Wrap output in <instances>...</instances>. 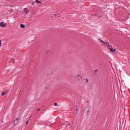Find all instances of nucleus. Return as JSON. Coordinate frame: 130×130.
<instances>
[{"instance_id": "nucleus-1", "label": "nucleus", "mask_w": 130, "mask_h": 130, "mask_svg": "<svg viewBox=\"0 0 130 130\" xmlns=\"http://www.w3.org/2000/svg\"><path fill=\"white\" fill-rule=\"evenodd\" d=\"M106 46H107V47L110 49V51H112V52H114V49H113L112 48V47H111L110 46V45H109V43H106Z\"/></svg>"}, {"instance_id": "nucleus-2", "label": "nucleus", "mask_w": 130, "mask_h": 130, "mask_svg": "<svg viewBox=\"0 0 130 130\" xmlns=\"http://www.w3.org/2000/svg\"><path fill=\"white\" fill-rule=\"evenodd\" d=\"M23 11L24 13V15H27V14H29V10H28L27 8L23 9Z\"/></svg>"}, {"instance_id": "nucleus-3", "label": "nucleus", "mask_w": 130, "mask_h": 130, "mask_svg": "<svg viewBox=\"0 0 130 130\" xmlns=\"http://www.w3.org/2000/svg\"><path fill=\"white\" fill-rule=\"evenodd\" d=\"M0 27H7V23H4V22L0 23Z\"/></svg>"}, {"instance_id": "nucleus-4", "label": "nucleus", "mask_w": 130, "mask_h": 130, "mask_svg": "<svg viewBox=\"0 0 130 130\" xmlns=\"http://www.w3.org/2000/svg\"><path fill=\"white\" fill-rule=\"evenodd\" d=\"M63 124L64 125V126L66 127H68V126L69 125H70V123H68V122H66L64 123Z\"/></svg>"}, {"instance_id": "nucleus-5", "label": "nucleus", "mask_w": 130, "mask_h": 130, "mask_svg": "<svg viewBox=\"0 0 130 130\" xmlns=\"http://www.w3.org/2000/svg\"><path fill=\"white\" fill-rule=\"evenodd\" d=\"M99 40H100V41H101V42H102L103 43H104V44H105V45H106V43H108V42H104V41H103V40H100V39H99Z\"/></svg>"}, {"instance_id": "nucleus-6", "label": "nucleus", "mask_w": 130, "mask_h": 130, "mask_svg": "<svg viewBox=\"0 0 130 130\" xmlns=\"http://www.w3.org/2000/svg\"><path fill=\"white\" fill-rule=\"evenodd\" d=\"M36 3H37L38 4H40V5H41V2L38 1V0H36L35 1Z\"/></svg>"}, {"instance_id": "nucleus-7", "label": "nucleus", "mask_w": 130, "mask_h": 130, "mask_svg": "<svg viewBox=\"0 0 130 130\" xmlns=\"http://www.w3.org/2000/svg\"><path fill=\"white\" fill-rule=\"evenodd\" d=\"M20 27L21 28H25V25L20 24Z\"/></svg>"}, {"instance_id": "nucleus-8", "label": "nucleus", "mask_w": 130, "mask_h": 130, "mask_svg": "<svg viewBox=\"0 0 130 130\" xmlns=\"http://www.w3.org/2000/svg\"><path fill=\"white\" fill-rule=\"evenodd\" d=\"M2 95L4 96V95H6V93H5V91H4L2 93Z\"/></svg>"}, {"instance_id": "nucleus-9", "label": "nucleus", "mask_w": 130, "mask_h": 130, "mask_svg": "<svg viewBox=\"0 0 130 130\" xmlns=\"http://www.w3.org/2000/svg\"><path fill=\"white\" fill-rule=\"evenodd\" d=\"M77 78H82V76H81V75H78V76H77Z\"/></svg>"}, {"instance_id": "nucleus-10", "label": "nucleus", "mask_w": 130, "mask_h": 130, "mask_svg": "<svg viewBox=\"0 0 130 130\" xmlns=\"http://www.w3.org/2000/svg\"><path fill=\"white\" fill-rule=\"evenodd\" d=\"M54 106H56L57 105V103H55L54 104Z\"/></svg>"}, {"instance_id": "nucleus-11", "label": "nucleus", "mask_w": 130, "mask_h": 130, "mask_svg": "<svg viewBox=\"0 0 130 130\" xmlns=\"http://www.w3.org/2000/svg\"><path fill=\"white\" fill-rule=\"evenodd\" d=\"M2 46V40H0V47Z\"/></svg>"}, {"instance_id": "nucleus-12", "label": "nucleus", "mask_w": 130, "mask_h": 130, "mask_svg": "<svg viewBox=\"0 0 130 130\" xmlns=\"http://www.w3.org/2000/svg\"><path fill=\"white\" fill-rule=\"evenodd\" d=\"M85 80L86 81V83H88L89 82V81L88 80V79H86Z\"/></svg>"}, {"instance_id": "nucleus-13", "label": "nucleus", "mask_w": 130, "mask_h": 130, "mask_svg": "<svg viewBox=\"0 0 130 130\" xmlns=\"http://www.w3.org/2000/svg\"><path fill=\"white\" fill-rule=\"evenodd\" d=\"M35 4L34 3H31V6H34Z\"/></svg>"}, {"instance_id": "nucleus-14", "label": "nucleus", "mask_w": 130, "mask_h": 130, "mask_svg": "<svg viewBox=\"0 0 130 130\" xmlns=\"http://www.w3.org/2000/svg\"><path fill=\"white\" fill-rule=\"evenodd\" d=\"M95 72H98V70H94Z\"/></svg>"}, {"instance_id": "nucleus-15", "label": "nucleus", "mask_w": 130, "mask_h": 130, "mask_svg": "<svg viewBox=\"0 0 130 130\" xmlns=\"http://www.w3.org/2000/svg\"><path fill=\"white\" fill-rule=\"evenodd\" d=\"M40 109H38L37 110V111H39V110H40Z\"/></svg>"}, {"instance_id": "nucleus-16", "label": "nucleus", "mask_w": 130, "mask_h": 130, "mask_svg": "<svg viewBox=\"0 0 130 130\" xmlns=\"http://www.w3.org/2000/svg\"><path fill=\"white\" fill-rule=\"evenodd\" d=\"M54 16H57V15H56V14H54Z\"/></svg>"}, {"instance_id": "nucleus-17", "label": "nucleus", "mask_w": 130, "mask_h": 130, "mask_svg": "<svg viewBox=\"0 0 130 130\" xmlns=\"http://www.w3.org/2000/svg\"><path fill=\"white\" fill-rule=\"evenodd\" d=\"M5 95H6V94H7V92H5Z\"/></svg>"}, {"instance_id": "nucleus-18", "label": "nucleus", "mask_w": 130, "mask_h": 130, "mask_svg": "<svg viewBox=\"0 0 130 130\" xmlns=\"http://www.w3.org/2000/svg\"><path fill=\"white\" fill-rule=\"evenodd\" d=\"M26 124H28V121L26 122Z\"/></svg>"}, {"instance_id": "nucleus-19", "label": "nucleus", "mask_w": 130, "mask_h": 130, "mask_svg": "<svg viewBox=\"0 0 130 130\" xmlns=\"http://www.w3.org/2000/svg\"><path fill=\"white\" fill-rule=\"evenodd\" d=\"M114 52H115V49H114Z\"/></svg>"}, {"instance_id": "nucleus-20", "label": "nucleus", "mask_w": 130, "mask_h": 130, "mask_svg": "<svg viewBox=\"0 0 130 130\" xmlns=\"http://www.w3.org/2000/svg\"><path fill=\"white\" fill-rule=\"evenodd\" d=\"M112 69H113V67H112Z\"/></svg>"}, {"instance_id": "nucleus-21", "label": "nucleus", "mask_w": 130, "mask_h": 130, "mask_svg": "<svg viewBox=\"0 0 130 130\" xmlns=\"http://www.w3.org/2000/svg\"><path fill=\"white\" fill-rule=\"evenodd\" d=\"M76 110H78V109H76Z\"/></svg>"}, {"instance_id": "nucleus-22", "label": "nucleus", "mask_w": 130, "mask_h": 130, "mask_svg": "<svg viewBox=\"0 0 130 130\" xmlns=\"http://www.w3.org/2000/svg\"><path fill=\"white\" fill-rule=\"evenodd\" d=\"M18 119V118L16 119V120Z\"/></svg>"}]
</instances>
